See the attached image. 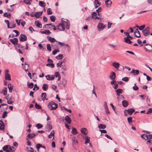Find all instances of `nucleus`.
Returning a JSON list of instances; mask_svg holds the SVG:
<instances>
[{"label":"nucleus","mask_w":152,"mask_h":152,"mask_svg":"<svg viewBox=\"0 0 152 152\" xmlns=\"http://www.w3.org/2000/svg\"><path fill=\"white\" fill-rule=\"evenodd\" d=\"M149 29V27L148 26L145 28H144L142 32L144 36H147L150 34Z\"/></svg>","instance_id":"f257e3e1"},{"label":"nucleus","mask_w":152,"mask_h":152,"mask_svg":"<svg viewBox=\"0 0 152 152\" xmlns=\"http://www.w3.org/2000/svg\"><path fill=\"white\" fill-rule=\"evenodd\" d=\"M63 22L59 23L57 26L58 29L60 31H63L65 30L64 24Z\"/></svg>","instance_id":"f03ea898"},{"label":"nucleus","mask_w":152,"mask_h":152,"mask_svg":"<svg viewBox=\"0 0 152 152\" xmlns=\"http://www.w3.org/2000/svg\"><path fill=\"white\" fill-rule=\"evenodd\" d=\"M27 39V37L25 34H22L20 35L19 37V40L20 41H26Z\"/></svg>","instance_id":"7ed1b4c3"},{"label":"nucleus","mask_w":152,"mask_h":152,"mask_svg":"<svg viewBox=\"0 0 152 152\" xmlns=\"http://www.w3.org/2000/svg\"><path fill=\"white\" fill-rule=\"evenodd\" d=\"M105 27V25L101 23H99L97 26V28L99 31L103 30Z\"/></svg>","instance_id":"20e7f679"},{"label":"nucleus","mask_w":152,"mask_h":152,"mask_svg":"<svg viewBox=\"0 0 152 152\" xmlns=\"http://www.w3.org/2000/svg\"><path fill=\"white\" fill-rule=\"evenodd\" d=\"M10 40L14 45H18V40L17 38H14L13 39H10Z\"/></svg>","instance_id":"39448f33"},{"label":"nucleus","mask_w":152,"mask_h":152,"mask_svg":"<svg viewBox=\"0 0 152 152\" xmlns=\"http://www.w3.org/2000/svg\"><path fill=\"white\" fill-rule=\"evenodd\" d=\"M58 105H48V108L51 110H55L58 107Z\"/></svg>","instance_id":"423d86ee"},{"label":"nucleus","mask_w":152,"mask_h":152,"mask_svg":"<svg viewBox=\"0 0 152 152\" xmlns=\"http://www.w3.org/2000/svg\"><path fill=\"white\" fill-rule=\"evenodd\" d=\"M113 66L117 70L118 69V67H119L120 64L119 63L114 62L112 63Z\"/></svg>","instance_id":"0eeeda50"},{"label":"nucleus","mask_w":152,"mask_h":152,"mask_svg":"<svg viewBox=\"0 0 152 152\" xmlns=\"http://www.w3.org/2000/svg\"><path fill=\"white\" fill-rule=\"evenodd\" d=\"M115 74L114 72H112L110 73V78L112 80H115Z\"/></svg>","instance_id":"6e6552de"},{"label":"nucleus","mask_w":152,"mask_h":152,"mask_svg":"<svg viewBox=\"0 0 152 152\" xmlns=\"http://www.w3.org/2000/svg\"><path fill=\"white\" fill-rule=\"evenodd\" d=\"M45 77L47 80H53L54 79V77L52 75H48L45 76Z\"/></svg>","instance_id":"1a4fd4ad"},{"label":"nucleus","mask_w":152,"mask_h":152,"mask_svg":"<svg viewBox=\"0 0 152 152\" xmlns=\"http://www.w3.org/2000/svg\"><path fill=\"white\" fill-rule=\"evenodd\" d=\"M134 36L137 37H140V32L137 29H136V30L134 32Z\"/></svg>","instance_id":"9d476101"},{"label":"nucleus","mask_w":152,"mask_h":152,"mask_svg":"<svg viewBox=\"0 0 152 152\" xmlns=\"http://www.w3.org/2000/svg\"><path fill=\"white\" fill-rule=\"evenodd\" d=\"M145 45L147 46V47H145L144 48L145 51L146 52H150L151 50H149V49H150L151 48V45L148 44H146Z\"/></svg>","instance_id":"9b49d317"},{"label":"nucleus","mask_w":152,"mask_h":152,"mask_svg":"<svg viewBox=\"0 0 152 152\" xmlns=\"http://www.w3.org/2000/svg\"><path fill=\"white\" fill-rule=\"evenodd\" d=\"M94 4L96 8L98 7L100 4L98 0H95L94 2Z\"/></svg>","instance_id":"f8f14e48"},{"label":"nucleus","mask_w":152,"mask_h":152,"mask_svg":"<svg viewBox=\"0 0 152 152\" xmlns=\"http://www.w3.org/2000/svg\"><path fill=\"white\" fill-rule=\"evenodd\" d=\"M81 133L85 135H86L88 133V131L86 128H83L81 129Z\"/></svg>","instance_id":"ddd939ff"},{"label":"nucleus","mask_w":152,"mask_h":152,"mask_svg":"<svg viewBox=\"0 0 152 152\" xmlns=\"http://www.w3.org/2000/svg\"><path fill=\"white\" fill-rule=\"evenodd\" d=\"M127 113L129 115H131L134 112V110L133 108H130L126 110Z\"/></svg>","instance_id":"4468645a"},{"label":"nucleus","mask_w":152,"mask_h":152,"mask_svg":"<svg viewBox=\"0 0 152 152\" xmlns=\"http://www.w3.org/2000/svg\"><path fill=\"white\" fill-rule=\"evenodd\" d=\"M105 4L107 7H110L111 6L112 2L110 0H107L105 1Z\"/></svg>","instance_id":"2eb2a0df"},{"label":"nucleus","mask_w":152,"mask_h":152,"mask_svg":"<svg viewBox=\"0 0 152 152\" xmlns=\"http://www.w3.org/2000/svg\"><path fill=\"white\" fill-rule=\"evenodd\" d=\"M47 38L48 39V40L52 43L56 41L57 42L56 40V39H55V38H53L51 37L50 36H48L47 37Z\"/></svg>","instance_id":"dca6fc26"},{"label":"nucleus","mask_w":152,"mask_h":152,"mask_svg":"<svg viewBox=\"0 0 152 152\" xmlns=\"http://www.w3.org/2000/svg\"><path fill=\"white\" fill-rule=\"evenodd\" d=\"M65 120L69 124L71 123V120L70 118L68 115H66L65 118Z\"/></svg>","instance_id":"f3484780"},{"label":"nucleus","mask_w":152,"mask_h":152,"mask_svg":"<svg viewBox=\"0 0 152 152\" xmlns=\"http://www.w3.org/2000/svg\"><path fill=\"white\" fill-rule=\"evenodd\" d=\"M115 92L117 93V95L118 96H119L120 94H122L123 92V90L121 89H118L115 90Z\"/></svg>","instance_id":"a211bd4d"},{"label":"nucleus","mask_w":152,"mask_h":152,"mask_svg":"<svg viewBox=\"0 0 152 152\" xmlns=\"http://www.w3.org/2000/svg\"><path fill=\"white\" fill-rule=\"evenodd\" d=\"M66 21H63L62 20V22H65L66 23V28L67 29H69V27L70 26V25L69 24V23L68 22L69 21L68 20H66Z\"/></svg>","instance_id":"6ab92c4d"},{"label":"nucleus","mask_w":152,"mask_h":152,"mask_svg":"<svg viewBox=\"0 0 152 152\" xmlns=\"http://www.w3.org/2000/svg\"><path fill=\"white\" fill-rule=\"evenodd\" d=\"M131 73H133L134 75H137L139 73V71L138 70H135L132 69L131 72Z\"/></svg>","instance_id":"aec40b11"},{"label":"nucleus","mask_w":152,"mask_h":152,"mask_svg":"<svg viewBox=\"0 0 152 152\" xmlns=\"http://www.w3.org/2000/svg\"><path fill=\"white\" fill-rule=\"evenodd\" d=\"M4 129V125L3 122L1 120L0 121V129Z\"/></svg>","instance_id":"412c9836"},{"label":"nucleus","mask_w":152,"mask_h":152,"mask_svg":"<svg viewBox=\"0 0 152 152\" xmlns=\"http://www.w3.org/2000/svg\"><path fill=\"white\" fill-rule=\"evenodd\" d=\"M42 12H36L35 13L34 16L37 18H39L42 15Z\"/></svg>","instance_id":"4be33fe9"},{"label":"nucleus","mask_w":152,"mask_h":152,"mask_svg":"<svg viewBox=\"0 0 152 152\" xmlns=\"http://www.w3.org/2000/svg\"><path fill=\"white\" fill-rule=\"evenodd\" d=\"M35 136V134L34 133H29L27 135V138H29L30 139L34 138Z\"/></svg>","instance_id":"5701e85b"},{"label":"nucleus","mask_w":152,"mask_h":152,"mask_svg":"<svg viewBox=\"0 0 152 152\" xmlns=\"http://www.w3.org/2000/svg\"><path fill=\"white\" fill-rule=\"evenodd\" d=\"M35 25L36 26L39 27V28H41L42 27V24L39 23V21H35Z\"/></svg>","instance_id":"b1692460"},{"label":"nucleus","mask_w":152,"mask_h":152,"mask_svg":"<svg viewBox=\"0 0 152 152\" xmlns=\"http://www.w3.org/2000/svg\"><path fill=\"white\" fill-rule=\"evenodd\" d=\"M124 40L125 42L128 44H131L132 43V42L131 41L130 39H129V38L128 37H125L124 38Z\"/></svg>","instance_id":"393cba45"},{"label":"nucleus","mask_w":152,"mask_h":152,"mask_svg":"<svg viewBox=\"0 0 152 152\" xmlns=\"http://www.w3.org/2000/svg\"><path fill=\"white\" fill-rule=\"evenodd\" d=\"M72 133L73 134H76L78 133V132L76 128L73 127L72 131Z\"/></svg>","instance_id":"a878e982"},{"label":"nucleus","mask_w":152,"mask_h":152,"mask_svg":"<svg viewBox=\"0 0 152 152\" xmlns=\"http://www.w3.org/2000/svg\"><path fill=\"white\" fill-rule=\"evenodd\" d=\"M42 34H45L46 35H49L51 34L50 31L48 30H45L43 31H42L41 32Z\"/></svg>","instance_id":"bb28decb"},{"label":"nucleus","mask_w":152,"mask_h":152,"mask_svg":"<svg viewBox=\"0 0 152 152\" xmlns=\"http://www.w3.org/2000/svg\"><path fill=\"white\" fill-rule=\"evenodd\" d=\"M46 94L45 93H42L41 94V97L43 101L44 100L46 99Z\"/></svg>","instance_id":"cd10ccee"},{"label":"nucleus","mask_w":152,"mask_h":152,"mask_svg":"<svg viewBox=\"0 0 152 152\" xmlns=\"http://www.w3.org/2000/svg\"><path fill=\"white\" fill-rule=\"evenodd\" d=\"M48 88V85L46 84H44L42 86V89L45 91H46Z\"/></svg>","instance_id":"c85d7f7f"},{"label":"nucleus","mask_w":152,"mask_h":152,"mask_svg":"<svg viewBox=\"0 0 152 152\" xmlns=\"http://www.w3.org/2000/svg\"><path fill=\"white\" fill-rule=\"evenodd\" d=\"M90 138L88 136H86L84 139L85 140V144H87L89 142Z\"/></svg>","instance_id":"c756f323"},{"label":"nucleus","mask_w":152,"mask_h":152,"mask_svg":"<svg viewBox=\"0 0 152 152\" xmlns=\"http://www.w3.org/2000/svg\"><path fill=\"white\" fill-rule=\"evenodd\" d=\"M145 26V25H143L139 26H136V27L138 28L140 30H142V31L144 29Z\"/></svg>","instance_id":"7c9ffc66"},{"label":"nucleus","mask_w":152,"mask_h":152,"mask_svg":"<svg viewBox=\"0 0 152 152\" xmlns=\"http://www.w3.org/2000/svg\"><path fill=\"white\" fill-rule=\"evenodd\" d=\"M26 150L28 151H30L31 152H35L36 151H35L34 149L31 147H27L26 148Z\"/></svg>","instance_id":"2f4dec72"},{"label":"nucleus","mask_w":152,"mask_h":152,"mask_svg":"<svg viewBox=\"0 0 152 152\" xmlns=\"http://www.w3.org/2000/svg\"><path fill=\"white\" fill-rule=\"evenodd\" d=\"M8 88L9 91L11 92L13 89V86L11 84H10L8 85Z\"/></svg>","instance_id":"473e14b6"},{"label":"nucleus","mask_w":152,"mask_h":152,"mask_svg":"<svg viewBox=\"0 0 152 152\" xmlns=\"http://www.w3.org/2000/svg\"><path fill=\"white\" fill-rule=\"evenodd\" d=\"M2 93L4 95H5L7 94V88L6 87L2 89Z\"/></svg>","instance_id":"72a5a7b5"},{"label":"nucleus","mask_w":152,"mask_h":152,"mask_svg":"<svg viewBox=\"0 0 152 152\" xmlns=\"http://www.w3.org/2000/svg\"><path fill=\"white\" fill-rule=\"evenodd\" d=\"M50 122H48L46 126V128L48 129V130H50L52 129L51 126L50 125Z\"/></svg>","instance_id":"f704fd0d"},{"label":"nucleus","mask_w":152,"mask_h":152,"mask_svg":"<svg viewBox=\"0 0 152 152\" xmlns=\"http://www.w3.org/2000/svg\"><path fill=\"white\" fill-rule=\"evenodd\" d=\"M63 57L64 56L63 55L61 54H60L58 55V56H56V58L57 59H62L63 58Z\"/></svg>","instance_id":"c9c22d12"},{"label":"nucleus","mask_w":152,"mask_h":152,"mask_svg":"<svg viewBox=\"0 0 152 152\" xmlns=\"http://www.w3.org/2000/svg\"><path fill=\"white\" fill-rule=\"evenodd\" d=\"M45 3L42 1H40L39 2V5L42 7H44L45 6Z\"/></svg>","instance_id":"e433bc0d"},{"label":"nucleus","mask_w":152,"mask_h":152,"mask_svg":"<svg viewBox=\"0 0 152 152\" xmlns=\"http://www.w3.org/2000/svg\"><path fill=\"white\" fill-rule=\"evenodd\" d=\"M98 127L100 129H105L106 128V126L105 125H104V124H100L98 125Z\"/></svg>","instance_id":"4c0bfd02"},{"label":"nucleus","mask_w":152,"mask_h":152,"mask_svg":"<svg viewBox=\"0 0 152 152\" xmlns=\"http://www.w3.org/2000/svg\"><path fill=\"white\" fill-rule=\"evenodd\" d=\"M5 78L6 80H11L10 75L9 74H7L5 75Z\"/></svg>","instance_id":"58836bf2"},{"label":"nucleus","mask_w":152,"mask_h":152,"mask_svg":"<svg viewBox=\"0 0 152 152\" xmlns=\"http://www.w3.org/2000/svg\"><path fill=\"white\" fill-rule=\"evenodd\" d=\"M50 19L51 21L54 22L56 20V18L55 16L52 15L50 17Z\"/></svg>","instance_id":"ea45409f"},{"label":"nucleus","mask_w":152,"mask_h":152,"mask_svg":"<svg viewBox=\"0 0 152 152\" xmlns=\"http://www.w3.org/2000/svg\"><path fill=\"white\" fill-rule=\"evenodd\" d=\"M11 15V14L10 13L5 12L4 14V17H7L8 18H10Z\"/></svg>","instance_id":"a19ab883"},{"label":"nucleus","mask_w":152,"mask_h":152,"mask_svg":"<svg viewBox=\"0 0 152 152\" xmlns=\"http://www.w3.org/2000/svg\"><path fill=\"white\" fill-rule=\"evenodd\" d=\"M27 86L28 87L30 88H32L33 87L34 84L32 83L28 84V82Z\"/></svg>","instance_id":"79ce46f5"},{"label":"nucleus","mask_w":152,"mask_h":152,"mask_svg":"<svg viewBox=\"0 0 152 152\" xmlns=\"http://www.w3.org/2000/svg\"><path fill=\"white\" fill-rule=\"evenodd\" d=\"M54 131H53L52 132H51L50 134L48 135V137L49 138H52V136H54Z\"/></svg>","instance_id":"37998d69"},{"label":"nucleus","mask_w":152,"mask_h":152,"mask_svg":"<svg viewBox=\"0 0 152 152\" xmlns=\"http://www.w3.org/2000/svg\"><path fill=\"white\" fill-rule=\"evenodd\" d=\"M47 48L49 52H50L51 50V48L50 47V45L49 44H48L47 45Z\"/></svg>","instance_id":"c03bdc74"},{"label":"nucleus","mask_w":152,"mask_h":152,"mask_svg":"<svg viewBox=\"0 0 152 152\" xmlns=\"http://www.w3.org/2000/svg\"><path fill=\"white\" fill-rule=\"evenodd\" d=\"M9 147V145H6L4 146L2 148L3 150L4 151L6 152V151L8 149V147Z\"/></svg>","instance_id":"a18cd8bd"},{"label":"nucleus","mask_w":152,"mask_h":152,"mask_svg":"<svg viewBox=\"0 0 152 152\" xmlns=\"http://www.w3.org/2000/svg\"><path fill=\"white\" fill-rule=\"evenodd\" d=\"M52 14V12L51 8H49L47 10V14L48 15H51Z\"/></svg>","instance_id":"49530a36"},{"label":"nucleus","mask_w":152,"mask_h":152,"mask_svg":"<svg viewBox=\"0 0 152 152\" xmlns=\"http://www.w3.org/2000/svg\"><path fill=\"white\" fill-rule=\"evenodd\" d=\"M10 24H11V27H10V28H15V27L16 25H15V22H13L11 23Z\"/></svg>","instance_id":"de8ad7c7"},{"label":"nucleus","mask_w":152,"mask_h":152,"mask_svg":"<svg viewBox=\"0 0 152 152\" xmlns=\"http://www.w3.org/2000/svg\"><path fill=\"white\" fill-rule=\"evenodd\" d=\"M97 14L95 12H93L92 14V17L93 19H95V17H96Z\"/></svg>","instance_id":"09e8293b"},{"label":"nucleus","mask_w":152,"mask_h":152,"mask_svg":"<svg viewBox=\"0 0 152 152\" xmlns=\"http://www.w3.org/2000/svg\"><path fill=\"white\" fill-rule=\"evenodd\" d=\"M105 112H106V113L107 114V113L110 114V112L108 110L107 106V105H105Z\"/></svg>","instance_id":"8fccbe9b"},{"label":"nucleus","mask_w":152,"mask_h":152,"mask_svg":"<svg viewBox=\"0 0 152 152\" xmlns=\"http://www.w3.org/2000/svg\"><path fill=\"white\" fill-rule=\"evenodd\" d=\"M61 83L64 86H66V80L65 79L63 80L61 82Z\"/></svg>","instance_id":"3c124183"},{"label":"nucleus","mask_w":152,"mask_h":152,"mask_svg":"<svg viewBox=\"0 0 152 152\" xmlns=\"http://www.w3.org/2000/svg\"><path fill=\"white\" fill-rule=\"evenodd\" d=\"M7 113L6 111H4L3 114L2 118H5L7 115Z\"/></svg>","instance_id":"603ef678"},{"label":"nucleus","mask_w":152,"mask_h":152,"mask_svg":"<svg viewBox=\"0 0 152 152\" xmlns=\"http://www.w3.org/2000/svg\"><path fill=\"white\" fill-rule=\"evenodd\" d=\"M36 127L38 129H39L42 127V125L40 124H38L36 125Z\"/></svg>","instance_id":"864d4df0"},{"label":"nucleus","mask_w":152,"mask_h":152,"mask_svg":"<svg viewBox=\"0 0 152 152\" xmlns=\"http://www.w3.org/2000/svg\"><path fill=\"white\" fill-rule=\"evenodd\" d=\"M59 52V49H56L54 50L52 52V54L53 55H55L57 52Z\"/></svg>","instance_id":"5fc2aeb1"},{"label":"nucleus","mask_w":152,"mask_h":152,"mask_svg":"<svg viewBox=\"0 0 152 152\" xmlns=\"http://www.w3.org/2000/svg\"><path fill=\"white\" fill-rule=\"evenodd\" d=\"M46 65L47 66H51V67L52 68H53L54 66V64L52 63H48V64H47Z\"/></svg>","instance_id":"6e6d98bb"},{"label":"nucleus","mask_w":152,"mask_h":152,"mask_svg":"<svg viewBox=\"0 0 152 152\" xmlns=\"http://www.w3.org/2000/svg\"><path fill=\"white\" fill-rule=\"evenodd\" d=\"M23 2L26 4H31V3L30 2L29 0H24Z\"/></svg>","instance_id":"4d7b16f0"},{"label":"nucleus","mask_w":152,"mask_h":152,"mask_svg":"<svg viewBox=\"0 0 152 152\" xmlns=\"http://www.w3.org/2000/svg\"><path fill=\"white\" fill-rule=\"evenodd\" d=\"M42 146V145L40 144H37L36 145V147L37 148L38 151H39V148Z\"/></svg>","instance_id":"13d9d810"},{"label":"nucleus","mask_w":152,"mask_h":152,"mask_svg":"<svg viewBox=\"0 0 152 152\" xmlns=\"http://www.w3.org/2000/svg\"><path fill=\"white\" fill-rule=\"evenodd\" d=\"M38 47L40 49L44 50L45 48H44L42 45L41 44H38Z\"/></svg>","instance_id":"bf43d9fd"},{"label":"nucleus","mask_w":152,"mask_h":152,"mask_svg":"<svg viewBox=\"0 0 152 152\" xmlns=\"http://www.w3.org/2000/svg\"><path fill=\"white\" fill-rule=\"evenodd\" d=\"M152 113V108H149L146 113V114H148L150 113Z\"/></svg>","instance_id":"052dcab7"},{"label":"nucleus","mask_w":152,"mask_h":152,"mask_svg":"<svg viewBox=\"0 0 152 152\" xmlns=\"http://www.w3.org/2000/svg\"><path fill=\"white\" fill-rule=\"evenodd\" d=\"M129 79V78H128V77H126L123 78L122 79V80L125 82H127L128 81Z\"/></svg>","instance_id":"680f3d73"},{"label":"nucleus","mask_w":152,"mask_h":152,"mask_svg":"<svg viewBox=\"0 0 152 152\" xmlns=\"http://www.w3.org/2000/svg\"><path fill=\"white\" fill-rule=\"evenodd\" d=\"M132 118L130 117L127 118V120L129 124L132 123Z\"/></svg>","instance_id":"e2e57ef3"},{"label":"nucleus","mask_w":152,"mask_h":152,"mask_svg":"<svg viewBox=\"0 0 152 152\" xmlns=\"http://www.w3.org/2000/svg\"><path fill=\"white\" fill-rule=\"evenodd\" d=\"M122 104H128V102L126 100L122 101Z\"/></svg>","instance_id":"0e129e2a"},{"label":"nucleus","mask_w":152,"mask_h":152,"mask_svg":"<svg viewBox=\"0 0 152 152\" xmlns=\"http://www.w3.org/2000/svg\"><path fill=\"white\" fill-rule=\"evenodd\" d=\"M54 75L56 77L60 76V75L58 72H56L55 73Z\"/></svg>","instance_id":"69168bd1"},{"label":"nucleus","mask_w":152,"mask_h":152,"mask_svg":"<svg viewBox=\"0 0 152 152\" xmlns=\"http://www.w3.org/2000/svg\"><path fill=\"white\" fill-rule=\"evenodd\" d=\"M13 101L10 98L9 99L7 100V102L8 104H11L12 103Z\"/></svg>","instance_id":"338daca9"},{"label":"nucleus","mask_w":152,"mask_h":152,"mask_svg":"<svg viewBox=\"0 0 152 152\" xmlns=\"http://www.w3.org/2000/svg\"><path fill=\"white\" fill-rule=\"evenodd\" d=\"M133 89L134 90H137L138 89V87L136 85V84H134V86L133 87Z\"/></svg>","instance_id":"774afa93"}]
</instances>
